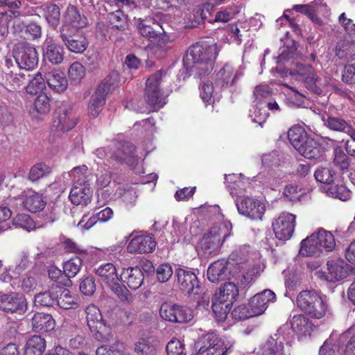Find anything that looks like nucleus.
I'll return each instance as SVG.
<instances>
[{"label":"nucleus","instance_id":"obj_1","mask_svg":"<svg viewBox=\"0 0 355 355\" xmlns=\"http://www.w3.org/2000/svg\"><path fill=\"white\" fill-rule=\"evenodd\" d=\"M263 270L259 263H252L241 250L233 252L227 260L220 259L208 268L207 277L213 283L236 277L241 284L245 286L254 281Z\"/></svg>","mask_w":355,"mask_h":355},{"label":"nucleus","instance_id":"obj_2","mask_svg":"<svg viewBox=\"0 0 355 355\" xmlns=\"http://www.w3.org/2000/svg\"><path fill=\"white\" fill-rule=\"evenodd\" d=\"M230 221L216 223L209 227L199 240L196 250L198 255L207 257L218 254L225 240L232 235Z\"/></svg>","mask_w":355,"mask_h":355},{"label":"nucleus","instance_id":"obj_3","mask_svg":"<svg viewBox=\"0 0 355 355\" xmlns=\"http://www.w3.org/2000/svg\"><path fill=\"white\" fill-rule=\"evenodd\" d=\"M296 301L297 306L313 318L326 319L332 316V309L326 295L314 291H302Z\"/></svg>","mask_w":355,"mask_h":355},{"label":"nucleus","instance_id":"obj_4","mask_svg":"<svg viewBox=\"0 0 355 355\" xmlns=\"http://www.w3.org/2000/svg\"><path fill=\"white\" fill-rule=\"evenodd\" d=\"M335 247L336 241L332 233L319 228L301 241L300 254L305 257H319L333 251Z\"/></svg>","mask_w":355,"mask_h":355},{"label":"nucleus","instance_id":"obj_5","mask_svg":"<svg viewBox=\"0 0 355 355\" xmlns=\"http://www.w3.org/2000/svg\"><path fill=\"white\" fill-rule=\"evenodd\" d=\"M189 55L195 64V70L202 78L213 69L214 62L217 56L216 46L215 44H208L205 42L197 43L190 48Z\"/></svg>","mask_w":355,"mask_h":355},{"label":"nucleus","instance_id":"obj_6","mask_svg":"<svg viewBox=\"0 0 355 355\" xmlns=\"http://www.w3.org/2000/svg\"><path fill=\"white\" fill-rule=\"evenodd\" d=\"M232 345L231 340L220 338L215 332L210 331L195 343V355H226Z\"/></svg>","mask_w":355,"mask_h":355},{"label":"nucleus","instance_id":"obj_7","mask_svg":"<svg viewBox=\"0 0 355 355\" xmlns=\"http://www.w3.org/2000/svg\"><path fill=\"white\" fill-rule=\"evenodd\" d=\"M98 281L108 287L121 301L129 302L132 296L129 291L119 283L116 268L112 263H105L95 269Z\"/></svg>","mask_w":355,"mask_h":355},{"label":"nucleus","instance_id":"obj_8","mask_svg":"<svg viewBox=\"0 0 355 355\" xmlns=\"http://www.w3.org/2000/svg\"><path fill=\"white\" fill-rule=\"evenodd\" d=\"M293 337L289 325H282L267 340L262 347L261 355H289L288 347Z\"/></svg>","mask_w":355,"mask_h":355},{"label":"nucleus","instance_id":"obj_9","mask_svg":"<svg viewBox=\"0 0 355 355\" xmlns=\"http://www.w3.org/2000/svg\"><path fill=\"white\" fill-rule=\"evenodd\" d=\"M272 96V89L267 85H260L255 87L254 91L253 105L249 111V117L253 123L262 125L266 122L268 112L266 108V102Z\"/></svg>","mask_w":355,"mask_h":355},{"label":"nucleus","instance_id":"obj_10","mask_svg":"<svg viewBox=\"0 0 355 355\" xmlns=\"http://www.w3.org/2000/svg\"><path fill=\"white\" fill-rule=\"evenodd\" d=\"M87 326L94 338L102 342L110 340L111 338L110 327L107 326L103 320V316L99 309L90 304L85 309Z\"/></svg>","mask_w":355,"mask_h":355},{"label":"nucleus","instance_id":"obj_11","mask_svg":"<svg viewBox=\"0 0 355 355\" xmlns=\"http://www.w3.org/2000/svg\"><path fill=\"white\" fill-rule=\"evenodd\" d=\"M234 202L239 214L252 220H262L266 211L262 200L243 195L237 196Z\"/></svg>","mask_w":355,"mask_h":355},{"label":"nucleus","instance_id":"obj_12","mask_svg":"<svg viewBox=\"0 0 355 355\" xmlns=\"http://www.w3.org/2000/svg\"><path fill=\"white\" fill-rule=\"evenodd\" d=\"M162 76V71L160 70L150 76L146 81L145 100L153 111L162 107L166 104L162 98L159 89Z\"/></svg>","mask_w":355,"mask_h":355},{"label":"nucleus","instance_id":"obj_13","mask_svg":"<svg viewBox=\"0 0 355 355\" xmlns=\"http://www.w3.org/2000/svg\"><path fill=\"white\" fill-rule=\"evenodd\" d=\"M113 152L110 159L120 163H125L132 167L139 163L140 157L135 151V147L128 141H114L112 144Z\"/></svg>","mask_w":355,"mask_h":355},{"label":"nucleus","instance_id":"obj_14","mask_svg":"<svg viewBox=\"0 0 355 355\" xmlns=\"http://www.w3.org/2000/svg\"><path fill=\"white\" fill-rule=\"evenodd\" d=\"M243 71L242 65L234 66L231 63H225L216 73L215 84L222 89L232 87L243 76Z\"/></svg>","mask_w":355,"mask_h":355},{"label":"nucleus","instance_id":"obj_15","mask_svg":"<svg viewBox=\"0 0 355 355\" xmlns=\"http://www.w3.org/2000/svg\"><path fill=\"white\" fill-rule=\"evenodd\" d=\"M0 309L8 313L24 314L27 302L23 294L10 292L0 295Z\"/></svg>","mask_w":355,"mask_h":355},{"label":"nucleus","instance_id":"obj_16","mask_svg":"<svg viewBox=\"0 0 355 355\" xmlns=\"http://www.w3.org/2000/svg\"><path fill=\"white\" fill-rule=\"evenodd\" d=\"M178 283L181 291L189 295H196L200 287L196 274L190 268H179L175 271Z\"/></svg>","mask_w":355,"mask_h":355},{"label":"nucleus","instance_id":"obj_17","mask_svg":"<svg viewBox=\"0 0 355 355\" xmlns=\"http://www.w3.org/2000/svg\"><path fill=\"white\" fill-rule=\"evenodd\" d=\"M296 216L294 214L283 212L272 223V228L275 236L279 241L288 240L295 229Z\"/></svg>","mask_w":355,"mask_h":355},{"label":"nucleus","instance_id":"obj_18","mask_svg":"<svg viewBox=\"0 0 355 355\" xmlns=\"http://www.w3.org/2000/svg\"><path fill=\"white\" fill-rule=\"evenodd\" d=\"M13 57L18 67L21 69L33 70L38 64V53L35 47L30 45L15 49Z\"/></svg>","mask_w":355,"mask_h":355},{"label":"nucleus","instance_id":"obj_19","mask_svg":"<svg viewBox=\"0 0 355 355\" xmlns=\"http://www.w3.org/2000/svg\"><path fill=\"white\" fill-rule=\"evenodd\" d=\"M76 123L72 106L63 103L58 109V116L53 119V128L58 132H65L73 128Z\"/></svg>","mask_w":355,"mask_h":355},{"label":"nucleus","instance_id":"obj_20","mask_svg":"<svg viewBox=\"0 0 355 355\" xmlns=\"http://www.w3.org/2000/svg\"><path fill=\"white\" fill-rule=\"evenodd\" d=\"M173 232L175 234L174 242H179L182 239L184 243H189L192 237L198 235L200 231L199 220L189 222L185 219L184 222L180 223L173 220Z\"/></svg>","mask_w":355,"mask_h":355},{"label":"nucleus","instance_id":"obj_21","mask_svg":"<svg viewBox=\"0 0 355 355\" xmlns=\"http://www.w3.org/2000/svg\"><path fill=\"white\" fill-rule=\"evenodd\" d=\"M87 19L73 6H69L63 16V24L60 32L67 33L85 27Z\"/></svg>","mask_w":355,"mask_h":355},{"label":"nucleus","instance_id":"obj_22","mask_svg":"<svg viewBox=\"0 0 355 355\" xmlns=\"http://www.w3.org/2000/svg\"><path fill=\"white\" fill-rule=\"evenodd\" d=\"M156 246L155 239L150 234L134 236L129 242L127 250L132 254H145L152 252Z\"/></svg>","mask_w":355,"mask_h":355},{"label":"nucleus","instance_id":"obj_23","mask_svg":"<svg viewBox=\"0 0 355 355\" xmlns=\"http://www.w3.org/2000/svg\"><path fill=\"white\" fill-rule=\"evenodd\" d=\"M276 301L275 293L270 289H266L253 296L249 302L251 313L254 316L263 314L270 303Z\"/></svg>","mask_w":355,"mask_h":355},{"label":"nucleus","instance_id":"obj_24","mask_svg":"<svg viewBox=\"0 0 355 355\" xmlns=\"http://www.w3.org/2000/svg\"><path fill=\"white\" fill-rule=\"evenodd\" d=\"M93 190L88 182L73 184L69 193L71 202L76 205H87L90 202Z\"/></svg>","mask_w":355,"mask_h":355},{"label":"nucleus","instance_id":"obj_25","mask_svg":"<svg viewBox=\"0 0 355 355\" xmlns=\"http://www.w3.org/2000/svg\"><path fill=\"white\" fill-rule=\"evenodd\" d=\"M43 52L44 59L52 64L58 65L64 60V48L52 39H46Z\"/></svg>","mask_w":355,"mask_h":355},{"label":"nucleus","instance_id":"obj_26","mask_svg":"<svg viewBox=\"0 0 355 355\" xmlns=\"http://www.w3.org/2000/svg\"><path fill=\"white\" fill-rule=\"evenodd\" d=\"M137 28L140 34L149 40H155L158 37L159 29L164 30L161 24L153 17H148L138 19Z\"/></svg>","mask_w":355,"mask_h":355},{"label":"nucleus","instance_id":"obj_27","mask_svg":"<svg viewBox=\"0 0 355 355\" xmlns=\"http://www.w3.org/2000/svg\"><path fill=\"white\" fill-rule=\"evenodd\" d=\"M225 184L230 193L234 196H239L245 191L250 184L249 179L240 174L225 175Z\"/></svg>","mask_w":355,"mask_h":355},{"label":"nucleus","instance_id":"obj_28","mask_svg":"<svg viewBox=\"0 0 355 355\" xmlns=\"http://www.w3.org/2000/svg\"><path fill=\"white\" fill-rule=\"evenodd\" d=\"M55 305L63 309H76L79 306L78 298L69 290L56 286Z\"/></svg>","mask_w":355,"mask_h":355},{"label":"nucleus","instance_id":"obj_29","mask_svg":"<svg viewBox=\"0 0 355 355\" xmlns=\"http://www.w3.org/2000/svg\"><path fill=\"white\" fill-rule=\"evenodd\" d=\"M290 323L292 328V330L290 329L291 334L295 332L300 338L310 336L315 327L312 322L302 314L295 315Z\"/></svg>","mask_w":355,"mask_h":355},{"label":"nucleus","instance_id":"obj_30","mask_svg":"<svg viewBox=\"0 0 355 355\" xmlns=\"http://www.w3.org/2000/svg\"><path fill=\"white\" fill-rule=\"evenodd\" d=\"M327 280L338 282L345 278L349 271L347 263L341 259L331 260L327 262Z\"/></svg>","mask_w":355,"mask_h":355},{"label":"nucleus","instance_id":"obj_31","mask_svg":"<svg viewBox=\"0 0 355 355\" xmlns=\"http://www.w3.org/2000/svg\"><path fill=\"white\" fill-rule=\"evenodd\" d=\"M60 38L67 49L72 53H82L88 46L87 40L83 35H71L62 31Z\"/></svg>","mask_w":355,"mask_h":355},{"label":"nucleus","instance_id":"obj_32","mask_svg":"<svg viewBox=\"0 0 355 355\" xmlns=\"http://www.w3.org/2000/svg\"><path fill=\"white\" fill-rule=\"evenodd\" d=\"M20 199L24 207L31 212L41 211L45 207L42 196L31 189L23 191L20 195Z\"/></svg>","mask_w":355,"mask_h":355},{"label":"nucleus","instance_id":"obj_33","mask_svg":"<svg viewBox=\"0 0 355 355\" xmlns=\"http://www.w3.org/2000/svg\"><path fill=\"white\" fill-rule=\"evenodd\" d=\"M51 110V100L45 93H40L29 105L28 112L35 118L46 115Z\"/></svg>","mask_w":355,"mask_h":355},{"label":"nucleus","instance_id":"obj_34","mask_svg":"<svg viewBox=\"0 0 355 355\" xmlns=\"http://www.w3.org/2000/svg\"><path fill=\"white\" fill-rule=\"evenodd\" d=\"M121 279L132 290L139 288L144 282V274L139 267L124 268L121 275Z\"/></svg>","mask_w":355,"mask_h":355},{"label":"nucleus","instance_id":"obj_35","mask_svg":"<svg viewBox=\"0 0 355 355\" xmlns=\"http://www.w3.org/2000/svg\"><path fill=\"white\" fill-rule=\"evenodd\" d=\"M44 78L49 87L56 92H62L67 88V80L64 73L59 70L53 69L45 72Z\"/></svg>","mask_w":355,"mask_h":355},{"label":"nucleus","instance_id":"obj_36","mask_svg":"<svg viewBox=\"0 0 355 355\" xmlns=\"http://www.w3.org/2000/svg\"><path fill=\"white\" fill-rule=\"evenodd\" d=\"M296 71L302 77L305 86L309 90L314 93H319L320 92V89L316 85V75L311 65L298 64Z\"/></svg>","mask_w":355,"mask_h":355},{"label":"nucleus","instance_id":"obj_37","mask_svg":"<svg viewBox=\"0 0 355 355\" xmlns=\"http://www.w3.org/2000/svg\"><path fill=\"white\" fill-rule=\"evenodd\" d=\"M33 329L35 332H48L55 327V321L49 314L37 313L32 318Z\"/></svg>","mask_w":355,"mask_h":355},{"label":"nucleus","instance_id":"obj_38","mask_svg":"<svg viewBox=\"0 0 355 355\" xmlns=\"http://www.w3.org/2000/svg\"><path fill=\"white\" fill-rule=\"evenodd\" d=\"M106 96L101 89H96L90 98L87 107L89 116L96 118L99 115L105 104Z\"/></svg>","mask_w":355,"mask_h":355},{"label":"nucleus","instance_id":"obj_39","mask_svg":"<svg viewBox=\"0 0 355 355\" xmlns=\"http://www.w3.org/2000/svg\"><path fill=\"white\" fill-rule=\"evenodd\" d=\"M297 152L309 159H316L321 156V148L319 144L311 137L303 143Z\"/></svg>","mask_w":355,"mask_h":355},{"label":"nucleus","instance_id":"obj_40","mask_svg":"<svg viewBox=\"0 0 355 355\" xmlns=\"http://www.w3.org/2000/svg\"><path fill=\"white\" fill-rule=\"evenodd\" d=\"M46 349V341L40 336H33L26 342L24 355H42Z\"/></svg>","mask_w":355,"mask_h":355},{"label":"nucleus","instance_id":"obj_41","mask_svg":"<svg viewBox=\"0 0 355 355\" xmlns=\"http://www.w3.org/2000/svg\"><path fill=\"white\" fill-rule=\"evenodd\" d=\"M288 138L291 145L298 151L303 143L311 137L302 126H293L288 132Z\"/></svg>","mask_w":355,"mask_h":355},{"label":"nucleus","instance_id":"obj_42","mask_svg":"<svg viewBox=\"0 0 355 355\" xmlns=\"http://www.w3.org/2000/svg\"><path fill=\"white\" fill-rule=\"evenodd\" d=\"M232 304L227 301H222V300L214 295L212 297V310L215 315L216 320L219 322L224 321L230 311L232 309Z\"/></svg>","mask_w":355,"mask_h":355},{"label":"nucleus","instance_id":"obj_43","mask_svg":"<svg viewBox=\"0 0 355 355\" xmlns=\"http://www.w3.org/2000/svg\"><path fill=\"white\" fill-rule=\"evenodd\" d=\"M43 16L53 28H58L60 21V9L55 4L44 5L42 8Z\"/></svg>","mask_w":355,"mask_h":355},{"label":"nucleus","instance_id":"obj_44","mask_svg":"<svg viewBox=\"0 0 355 355\" xmlns=\"http://www.w3.org/2000/svg\"><path fill=\"white\" fill-rule=\"evenodd\" d=\"M5 84L7 90L16 91L26 83L25 75L23 73H13L12 71L5 72Z\"/></svg>","mask_w":355,"mask_h":355},{"label":"nucleus","instance_id":"obj_45","mask_svg":"<svg viewBox=\"0 0 355 355\" xmlns=\"http://www.w3.org/2000/svg\"><path fill=\"white\" fill-rule=\"evenodd\" d=\"M322 119L324 125L333 131L347 133L351 125L349 123L341 117L327 116V117L323 116Z\"/></svg>","mask_w":355,"mask_h":355},{"label":"nucleus","instance_id":"obj_46","mask_svg":"<svg viewBox=\"0 0 355 355\" xmlns=\"http://www.w3.org/2000/svg\"><path fill=\"white\" fill-rule=\"evenodd\" d=\"M238 294L237 286L234 283L227 282L220 288L218 293H216L214 296L222 300V301H227L232 304Z\"/></svg>","mask_w":355,"mask_h":355},{"label":"nucleus","instance_id":"obj_47","mask_svg":"<svg viewBox=\"0 0 355 355\" xmlns=\"http://www.w3.org/2000/svg\"><path fill=\"white\" fill-rule=\"evenodd\" d=\"M327 195L342 201H347L351 198V191L344 184H331L327 190Z\"/></svg>","mask_w":355,"mask_h":355},{"label":"nucleus","instance_id":"obj_48","mask_svg":"<svg viewBox=\"0 0 355 355\" xmlns=\"http://www.w3.org/2000/svg\"><path fill=\"white\" fill-rule=\"evenodd\" d=\"M85 76V68L78 62L72 63L68 69L69 80L73 84H79Z\"/></svg>","mask_w":355,"mask_h":355},{"label":"nucleus","instance_id":"obj_49","mask_svg":"<svg viewBox=\"0 0 355 355\" xmlns=\"http://www.w3.org/2000/svg\"><path fill=\"white\" fill-rule=\"evenodd\" d=\"M56 286L52 287L50 291L40 293L35 296L34 302L37 305L44 306H53L55 305Z\"/></svg>","mask_w":355,"mask_h":355},{"label":"nucleus","instance_id":"obj_50","mask_svg":"<svg viewBox=\"0 0 355 355\" xmlns=\"http://www.w3.org/2000/svg\"><path fill=\"white\" fill-rule=\"evenodd\" d=\"M96 355H126L123 343L116 341L112 345H102L97 348Z\"/></svg>","mask_w":355,"mask_h":355},{"label":"nucleus","instance_id":"obj_51","mask_svg":"<svg viewBox=\"0 0 355 355\" xmlns=\"http://www.w3.org/2000/svg\"><path fill=\"white\" fill-rule=\"evenodd\" d=\"M51 168L44 163H37L30 169L28 179L35 182L51 173Z\"/></svg>","mask_w":355,"mask_h":355},{"label":"nucleus","instance_id":"obj_52","mask_svg":"<svg viewBox=\"0 0 355 355\" xmlns=\"http://www.w3.org/2000/svg\"><path fill=\"white\" fill-rule=\"evenodd\" d=\"M81 266L82 259L78 257H73L64 263V272L69 278L73 277L80 271Z\"/></svg>","mask_w":355,"mask_h":355},{"label":"nucleus","instance_id":"obj_53","mask_svg":"<svg viewBox=\"0 0 355 355\" xmlns=\"http://www.w3.org/2000/svg\"><path fill=\"white\" fill-rule=\"evenodd\" d=\"M13 225L16 227H19L28 232H31L35 228V224L33 220L28 214H19L12 220Z\"/></svg>","mask_w":355,"mask_h":355},{"label":"nucleus","instance_id":"obj_54","mask_svg":"<svg viewBox=\"0 0 355 355\" xmlns=\"http://www.w3.org/2000/svg\"><path fill=\"white\" fill-rule=\"evenodd\" d=\"M119 74L113 71L110 73L99 84L96 89H101V92L107 94L118 84Z\"/></svg>","mask_w":355,"mask_h":355},{"label":"nucleus","instance_id":"obj_55","mask_svg":"<svg viewBox=\"0 0 355 355\" xmlns=\"http://www.w3.org/2000/svg\"><path fill=\"white\" fill-rule=\"evenodd\" d=\"M46 87V80L40 72L37 73L35 76L31 79L28 85L26 87V92L28 94H37L38 92L42 91Z\"/></svg>","mask_w":355,"mask_h":355},{"label":"nucleus","instance_id":"obj_56","mask_svg":"<svg viewBox=\"0 0 355 355\" xmlns=\"http://www.w3.org/2000/svg\"><path fill=\"white\" fill-rule=\"evenodd\" d=\"M88 168L86 165L74 167L69 173V176L73 179V184H83L87 182V173Z\"/></svg>","mask_w":355,"mask_h":355},{"label":"nucleus","instance_id":"obj_57","mask_svg":"<svg viewBox=\"0 0 355 355\" xmlns=\"http://www.w3.org/2000/svg\"><path fill=\"white\" fill-rule=\"evenodd\" d=\"M334 171L329 167H320L314 173V177L318 182L331 184L334 180Z\"/></svg>","mask_w":355,"mask_h":355},{"label":"nucleus","instance_id":"obj_58","mask_svg":"<svg viewBox=\"0 0 355 355\" xmlns=\"http://www.w3.org/2000/svg\"><path fill=\"white\" fill-rule=\"evenodd\" d=\"M31 263L28 252L27 251H22L12 271L16 275H20L30 268Z\"/></svg>","mask_w":355,"mask_h":355},{"label":"nucleus","instance_id":"obj_59","mask_svg":"<svg viewBox=\"0 0 355 355\" xmlns=\"http://www.w3.org/2000/svg\"><path fill=\"white\" fill-rule=\"evenodd\" d=\"M304 193L302 187L295 183L288 184L284 190L285 196L291 201L300 200V198Z\"/></svg>","mask_w":355,"mask_h":355},{"label":"nucleus","instance_id":"obj_60","mask_svg":"<svg viewBox=\"0 0 355 355\" xmlns=\"http://www.w3.org/2000/svg\"><path fill=\"white\" fill-rule=\"evenodd\" d=\"M107 19L114 28H123L126 24V16L121 10L109 13Z\"/></svg>","mask_w":355,"mask_h":355},{"label":"nucleus","instance_id":"obj_61","mask_svg":"<svg viewBox=\"0 0 355 355\" xmlns=\"http://www.w3.org/2000/svg\"><path fill=\"white\" fill-rule=\"evenodd\" d=\"M168 355H186L184 343L179 339L171 340L166 345Z\"/></svg>","mask_w":355,"mask_h":355},{"label":"nucleus","instance_id":"obj_62","mask_svg":"<svg viewBox=\"0 0 355 355\" xmlns=\"http://www.w3.org/2000/svg\"><path fill=\"white\" fill-rule=\"evenodd\" d=\"M175 317L174 322L184 323L191 321L193 315L189 309L176 304Z\"/></svg>","mask_w":355,"mask_h":355},{"label":"nucleus","instance_id":"obj_63","mask_svg":"<svg viewBox=\"0 0 355 355\" xmlns=\"http://www.w3.org/2000/svg\"><path fill=\"white\" fill-rule=\"evenodd\" d=\"M343 80L349 84L355 83V53L351 57L350 63L345 66Z\"/></svg>","mask_w":355,"mask_h":355},{"label":"nucleus","instance_id":"obj_64","mask_svg":"<svg viewBox=\"0 0 355 355\" xmlns=\"http://www.w3.org/2000/svg\"><path fill=\"white\" fill-rule=\"evenodd\" d=\"M173 270L172 266L168 263L159 265L156 270V276L159 282L164 283L172 277Z\"/></svg>","mask_w":355,"mask_h":355}]
</instances>
